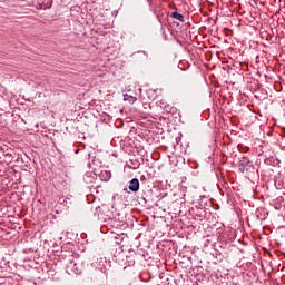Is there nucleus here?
Masks as SVG:
<instances>
[{
	"label": "nucleus",
	"mask_w": 285,
	"mask_h": 285,
	"mask_svg": "<svg viewBox=\"0 0 285 285\" xmlns=\"http://www.w3.org/2000/svg\"><path fill=\"white\" fill-rule=\"evenodd\" d=\"M124 99H125V101H128L129 104H135V101H137V98H136V97L130 96V95H128V94H125V95H124Z\"/></svg>",
	"instance_id": "39448f33"
},
{
	"label": "nucleus",
	"mask_w": 285,
	"mask_h": 285,
	"mask_svg": "<svg viewBox=\"0 0 285 285\" xmlns=\"http://www.w3.org/2000/svg\"><path fill=\"white\" fill-rule=\"evenodd\" d=\"M129 190H131V193H137L139 190V179L134 178L130 180Z\"/></svg>",
	"instance_id": "7ed1b4c3"
},
{
	"label": "nucleus",
	"mask_w": 285,
	"mask_h": 285,
	"mask_svg": "<svg viewBox=\"0 0 285 285\" xmlns=\"http://www.w3.org/2000/svg\"><path fill=\"white\" fill-rule=\"evenodd\" d=\"M67 268L72 271V273H75L76 275L81 274V269L79 268V265L75 263V261H69V263L67 264Z\"/></svg>",
	"instance_id": "f03ea898"
},
{
	"label": "nucleus",
	"mask_w": 285,
	"mask_h": 285,
	"mask_svg": "<svg viewBox=\"0 0 285 285\" xmlns=\"http://www.w3.org/2000/svg\"><path fill=\"white\" fill-rule=\"evenodd\" d=\"M170 17H171V19H176V21H180L181 23H184V21H185L184 14H181L177 11L173 12Z\"/></svg>",
	"instance_id": "20e7f679"
},
{
	"label": "nucleus",
	"mask_w": 285,
	"mask_h": 285,
	"mask_svg": "<svg viewBox=\"0 0 285 285\" xmlns=\"http://www.w3.org/2000/svg\"><path fill=\"white\" fill-rule=\"evenodd\" d=\"M238 168L240 173H248L250 168H253V164L250 163V159L248 157H242L238 163Z\"/></svg>",
	"instance_id": "f257e3e1"
}]
</instances>
